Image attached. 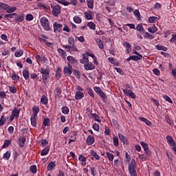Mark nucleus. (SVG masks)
Wrapping results in <instances>:
<instances>
[{
	"mask_svg": "<svg viewBox=\"0 0 176 176\" xmlns=\"http://www.w3.org/2000/svg\"><path fill=\"white\" fill-rule=\"evenodd\" d=\"M128 171L131 176H137V162L132 159L128 164Z\"/></svg>",
	"mask_w": 176,
	"mask_h": 176,
	"instance_id": "obj_1",
	"label": "nucleus"
},
{
	"mask_svg": "<svg viewBox=\"0 0 176 176\" xmlns=\"http://www.w3.org/2000/svg\"><path fill=\"white\" fill-rule=\"evenodd\" d=\"M40 23L45 31H50V22L47 18L43 16L40 20Z\"/></svg>",
	"mask_w": 176,
	"mask_h": 176,
	"instance_id": "obj_2",
	"label": "nucleus"
},
{
	"mask_svg": "<svg viewBox=\"0 0 176 176\" xmlns=\"http://www.w3.org/2000/svg\"><path fill=\"white\" fill-rule=\"evenodd\" d=\"M38 111H34L30 118V122L32 127H36V121L38 120Z\"/></svg>",
	"mask_w": 176,
	"mask_h": 176,
	"instance_id": "obj_3",
	"label": "nucleus"
},
{
	"mask_svg": "<svg viewBox=\"0 0 176 176\" xmlns=\"http://www.w3.org/2000/svg\"><path fill=\"white\" fill-rule=\"evenodd\" d=\"M51 8L52 9V14H54L55 17H58V14L61 13V7L60 5L52 6Z\"/></svg>",
	"mask_w": 176,
	"mask_h": 176,
	"instance_id": "obj_4",
	"label": "nucleus"
},
{
	"mask_svg": "<svg viewBox=\"0 0 176 176\" xmlns=\"http://www.w3.org/2000/svg\"><path fill=\"white\" fill-rule=\"evenodd\" d=\"M63 74L65 76H70L72 74V66L70 63L67 64L63 69Z\"/></svg>",
	"mask_w": 176,
	"mask_h": 176,
	"instance_id": "obj_5",
	"label": "nucleus"
},
{
	"mask_svg": "<svg viewBox=\"0 0 176 176\" xmlns=\"http://www.w3.org/2000/svg\"><path fill=\"white\" fill-rule=\"evenodd\" d=\"M54 27V32L55 34H58V32H61L63 31V24L58 23V22H54L53 24Z\"/></svg>",
	"mask_w": 176,
	"mask_h": 176,
	"instance_id": "obj_6",
	"label": "nucleus"
},
{
	"mask_svg": "<svg viewBox=\"0 0 176 176\" xmlns=\"http://www.w3.org/2000/svg\"><path fill=\"white\" fill-rule=\"evenodd\" d=\"M140 145L142 146L146 155L151 156V151H149V146L145 142H140Z\"/></svg>",
	"mask_w": 176,
	"mask_h": 176,
	"instance_id": "obj_7",
	"label": "nucleus"
},
{
	"mask_svg": "<svg viewBox=\"0 0 176 176\" xmlns=\"http://www.w3.org/2000/svg\"><path fill=\"white\" fill-rule=\"evenodd\" d=\"M123 93L127 96V97H130L131 98L135 99L137 98V95L133 92L131 90H128L127 89H123Z\"/></svg>",
	"mask_w": 176,
	"mask_h": 176,
	"instance_id": "obj_8",
	"label": "nucleus"
},
{
	"mask_svg": "<svg viewBox=\"0 0 176 176\" xmlns=\"http://www.w3.org/2000/svg\"><path fill=\"white\" fill-rule=\"evenodd\" d=\"M140 61V60H142V55H132L126 58V61Z\"/></svg>",
	"mask_w": 176,
	"mask_h": 176,
	"instance_id": "obj_9",
	"label": "nucleus"
},
{
	"mask_svg": "<svg viewBox=\"0 0 176 176\" xmlns=\"http://www.w3.org/2000/svg\"><path fill=\"white\" fill-rule=\"evenodd\" d=\"M84 68L86 71H93V69H96V66L93 63L88 62L84 64Z\"/></svg>",
	"mask_w": 176,
	"mask_h": 176,
	"instance_id": "obj_10",
	"label": "nucleus"
},
{
	"mask_svg": "<svg viewBox=\"0 0 176 176\" xmlns=\"http://www.w3.org/2000/svg\"><path fill=\"white\" fill-rule=\"evenodd\" d=\"M15 23H22L24 21V14H16L14 17Z\"/></svg>",
	"mask_w": 176,
	"mask_h": 176,
	"instance_id": "obj_11",
	"label": "nucleus"
},
{
	"mask_svg": "<svg viewBox=\"0 0 176 176\" xmlns=\"http://www.w3.org/2000/svg\"><path fill=\"white\" fill-rule=\"evenodd\" d=\"M43 83L46 85L49 83V79H50V73L42 74Z\"/></svg>",
	"mask_w": 176,
	"mask_h": 176,
	"instance_id": "obj_12",
	"label": "nucleus"
},
{
	"mask_svg": "<svg viewBox=\"0 0 176 176\" xmlns=\"http://www.w3.org/2000/svg\"><path fill=\"white\" fill-rule=\"evenodd\" d=\"M63 47H65V49H67V52H78V48L76 47V45H63Z\"/></svg>",
	"mask_w": 176,
	"mask_h": 176,
	"instance_id": "obj_13",
	"label": "nucleus"
},
{
	"mask_svg": "<svg viewBox=\"0 0 176 176\" xmlns=\"http://www.w3.org/2000/svg\"><path fill=\"white\" fill-rule=\"evenodd\" d=\"M166 141L167 143L168 144V145H170V146H174V145H175V140H174V139H173V136L168 135L166 136Z\"/></svg>",
	"mask_w": 176,
	"mask_h": 176,
	"instance_id": "obj_14",
	"label": "nucleus"
},
{
	"mask_svg": "<svg viewBox=\"0 0 176 176\" xmlns=\"http://www.w3.org/2000/svg\"><path fill=\"white\" fill-rule=\"evenodd\" d=\"M83 97H85V94H83V92L79 91H77L76 92L75 99L76 100V101H79V100H82V98H83Z\"/></svg>",
	"mask_w": 176,
	"mask_h": 176,
	"instance_id": "obj_15",
	"label": "nucleus"
},
{
	"mask_svg": "<svg viewBox=\"0 0 176 176\" xmlns=\"http://www.w3.org/2000/svg\"><path fill=\"white\" fill-rule=\"evenodd\" d=\"M96 140L94 139V137H93L91 135H89L86 140L87 144L90 146V145H93V144H94Z\"/></svg>",
	"mask_w": 176,
	"mask_h": 176,
	"instance_id": "obj_16",
	"label": "nucleus"
},
{
	"mask_svg": "<svg viewBox=\"0 0 176 176\" xmlns=\"http://www.w3.org/2000/svg\"><path fill=\"white\" fill-rule=\"evenodd\" d=\"M67 61L69 62L70 64H72L73 65H78V60H76L75 58L71 56H68L67 58Z\"/></svg>",
	"mask_w": 176,
	"mask_h": 176,
	"instance_id": "obj_17",
	"label": "nucleus"
},
{
	"mask_svg": "<svg viewBox=\"0 0 176 176\" xmlns=\"http://www.w3.org/2000/svg\"><path fill=\"white\" fill-rule=\"evenodd\" d=\"M78 160L79 162H81V166H86V164H87V163L86 162H87V158H86V157L82 155H79Z\"/></svg>",
	"mask_w": 176,
	"mask_h": 176,
	"instance_id": "obj_18",
	"label": "nucleus"
},
{
	"mask_svg": "<svg viewBox=\"0 0 176 176\" xmlns=\"http://www.w3.org/2000/svg\"><path fill=\"white\" fill-rule=\"evenodd\" d=\"M35 58L38 64H39L40 63H43V61L45 62L46 60V57H45L44 56L38 55V54L36 55Z\"/></svg>",
	"mask_w": 176,
	"mask_h": 176,
	"instance_id": "obj_19",
	"label": "nucleus"
},
{
	"mask_svg": "<svg viewBox=\"0 0 176 176\" xmlns=\"http://www.w3.org/2000/svg\"><path fill=\"white\" fill-rule=\"evenodd\" d=\"M81 64H86L89 63V56L87 53L82 54V58L80 60Z\"/></svg>",
	"mask_w": 176,
	"mask_h": 176,
	"instance_id": "obj_20",
	"label": "nucleus"
},
{
	"mask_svg": "<svg viewBox=\"0 0 176 176\" xmlns=\"http://www.w3.org/2000/svg\"><path fill=\"white\" fill-rule=\"evenodd\" d=\"M76 135H78V132L76 131H74L71 134L69 144H71V142H75L76 141Z\"/></svg>",
	"mask_w": 176,
	"mask_h": 176,
	"instance_id": "obj_21",
	"label": "nucleus"
},
{
	"mask_svg": "<svg viewBox=\"0 0 176 176\" xmlns=\"http://www.w3.org/2000/svg\"><path fill=\"white\" fill-rule=\"evenodd\" d=\"M109 63H111V64H113V65H116V67H119V65H120V63L118 62L116 60V58H108Z\"/></svg>",
	"mask_w": 176,
	"mask_h": 176,
	"instance_id": "obj_22",
	"label": "nucleus"
},
{
	"mask_svg": "<svg viewBox=\"0 0 176 176\" xmlns=\"http://www.w3.org/2000/svg\"><path fill=\"white\" fill-rule=\"evenodd\" d=\"M57 52L58 53H59V56H60V57H62L63 58H65V57H67V52H65V50L61 48H58Z\"/></svg>",
	"mask_w": 176,
	"mask_h": 176,
	"instance_id": "obj_23",
	"label": "nucleus"
},
{
	"mask_svg": "<svg viewBox=\"0 0 176 176\" xmlns=\"http://www.w3.org/2000/svg\"><path fill=\"white\" fill-rule=\"evenodd\" d=\"M40 74H41L42 75H45L46 74H50V69L46 67H42L40 70H39Z\"/></svg>",
	"mask_w": 176,
	"mask_h": 176,
	"instance_id": "obj_24",
	"label": "nucleus"
},
{
	"mask_svg": "<svg viewBox=\"0 0 176 176\" xmlns=\"http://www.w3.org/2000/svg\"><path fill=\"white\" fill-rule=\"evenodd\" d=\"M118 137H119L121 142H123V144H127V142L129 141L127 139V137L123 135V134H122V133H119Z\"/></svg>",
	"mask_w": 176,
	"mask_h": 176,
	"instance_id": "obj_25",
	"label": "nucleus"
},
{
	"mask_svg": "<svg viewBox=\"0 0 176 176\" xmlns=\"http://www.w3.org/2000/svg\"><path fill=\"white\" fill-rule=\"evenodd\" d=\"M85 16L87 20H93V12L91 11L85 12Z\"/></svg>",
	"mask_w": 176,
	"mask_h": 176,
	"instance_id": "obj_26",
	"label": "nucleus"
},
{
	"mask_svg": "<svg viewBox=\"0 0 176 176\" xmlns=\"http://www.w3.org/2000/svg\"><path fill=\"white\" fill-rule=\"evenodd\" d=\"M139 120L145 123L146 126H152V122L144 117H140Z\"/></svg>",
	"mask_w": 176,
	"mask_h": 176,
	"instance_id": "obj_27",
	"label": "nucleus"
},
{
	"mask_svg": "<svg viewBox=\"0 0 176 176\" xmlns=\"http://www.w3.org/2000/svg\"><path fill=\"white\" fill-rule=\"evenodd\" d=\"M19 114H20V111H12V113L10 116L11 122L14 119V118H19Z\"/></svg>",
	"mask_w": 176,
	"mask_h": 176,
	"instance_id": "obj_28",
	"label": "nucleus"
},
{
	"mask_svg": "<svg viewBox=\"0 0 176 176\" xmlns=\"http://www.w3.org/2000/svg\"><path fill=\"white\" fill-rule=\"evenodd\" d=\"M10 156H12V152L7 151L3 155V159L4 160H9L10 159Z\"/></svg>",
	"mask_w": 176,
	"mask_h": 176,
	"instance_id": "obj_29",
	"label": "nucleus"
},
{
	"mask_svg": "<svg viewBox=\"0 0 176 176\" xmlns=\"http://www.w3.org/2000/svg\"><path fill=\"white\" fill-rule=\"evenodd\" d=\"M50 151V148L49 146L45 147L41 151V155L46 156V155H49Z\"/></svg>",
	"mask_w": 176,
	"mask_h": 176,
	"instance_id": "obj_30",
	"label": "nucleus"
},
{
	"mask_svg": "<svg viewBox=\"0 0 176 176\" xmlns=\"http://www.w3.org/2000/svg\"><path fill=\"white\" fill-rule=\"evenodd\" d=\"M41 102L43 105L47 104V102H49V99L47 98V96L43 95L41 98Z\"/></svg>",
	"mask_w": 176,
	"mask_h": 176,
	"instance_id": "obj_31",
	"label": "nucleus"
},
{
	"mask_svg": "<svg viewBox=\"0 0 176 176\" xmlns=\"http://www.w3.org/2000/svg\"><path fill=\"white\" fill-rule=\"evenodd\" d=\"M96 42L98 45L99 49L102 50V49H104V43L100 40V38H96Z\"/></svg>",
	"mask_w": 176,
	"mask_h": 176,
	"instance_id": "obj_32",
	"label": "nucleus"
},
{
	"mask_svg": "<svg viewBox=\"0 0 176 176\" xmlns=\"http://www.w3.org/2000/svg\"><path fill=\"white\" fill-rule=\"evenodd\" d=\"M23 76L25 80H28L30 79V72H28V69H24L23 71Z\"/></svg>",
	"mask_w": 176,
	"mask_h": 176,
	"instance_id": "obj_33",
	"label": "nucleus"
},
{
	"mask_svg": "<svg viewBox=\"0 0 176 176\" xmlns=\"http://www.w3.org/2000/svg\"><path fill=\"white\" fill-rule=\"evenodd\" d=\"M10 8V6L3 2H0V9L3 10H8V9H9Z\"/></svg>",
	"mask_w": 176,
	"mask_h": 176,
	"instance_id": "obj_34",
	"label": "nucleus"
},
{
	"mask_svg": "<svg viewBox=\"0 0 176 176\" xmlns=\"http://www.w3.org/2000/svg\"><path fill=\"white\" fill-rule=\"evenodd\" d=\"M54 167H56V163H54V162H50L48 165H47V170L48 171H52V170H53V168H54Z\"/></svg>",
	"mask_w": 176,
	"mask_h": 176,
	"instance_id": "obj_35",
	"label": "nucleus"
},
{
	"mask_svg": "<svg viewBox=\"0 0 176 176\" xmlns=\"http://www.w3.org/2000/svg\"><path fill=\"white\" fill-rule=\"evenodd\" d=\"M90 155L91 156H93V157H94L96 160H100V155H98V154H97V153H96L94 150H91Z\"/></svg>",
	"mask_w": 176,
	"mask_h": 176,
	"instance_id": "obj_36",
	"label": "nucleus"
},
{
	"mask_svg": "<svg viewBox=\"0 0 176 176\" xmlns=\"http://www.w3.org/2000/svg\"><path fill=\"white\" fill-rule=\"evenodd\" d=\"M155 48H156L157 50H162L163 52H167V50H168L167 47H164V46L161 45H157L155 46Z\"/></svg>",
	"mask_w": 176,
	"mask_h": 176,
	"instance_id": "obj_37",
	"label": "nucleus"
},
{
	"mask_svg": "<svg viewBox=\"0 0 176 176\" xmlns=\"http://www.w3.org/2000/svg\"><path fill=\"white\" fill-rule=\"evenodd\" d=\"M61 93H62L61 87H57L54 90L55 97H58L60 94H61Z\"/></svg>",
	"mask_w": 176,
	"mask_h": 176,
	"instance_id": "obj_38",
	"label": "nucleus"
},
{
	"mask_svg": "<svg viewBox=\"0 0 176 176\" xmlns=\"http://www.w3.org/2000/svg\"><path fill=\"white\" fill-rule=\"evenodd\" d=\"M55 76L56 79H60L61 78V67H58L56 69Z\"/></svg>",
	"mask_w": 176,
	"mask_h": 176,
	"instance_id": "obj_39",
	"label": "nucleus"
},
{
	"mask_svg": "<svg viewBox=\"0 0 176 176\" xmlns=\"http://www.w3.org/2000/svg\"><path fill=\"white\" fill-rule=\"evenodd\" d=\"M87 3L89 9L94 8V0H87Z\"/></svg>",
	"mask_w": 176,
	"mask_h": 176,
	"instance_id": "obj_40",
	"label": "nucleus"
},
{
	"mask_svg": "<svg viewBox=\"0 0 176 176\" xmlns=\"http://www.w3.org/2000/svg\"><path fill=\"white\" fill-rule=\"evenodd\" d=\"M144 38L146 39H155V36L153 34H149V32H146L144 35Z\"/></svg>",
	"mask_w": 176,
	"mask_h": 176,
	"instance_id": "obj_41",
	"label": "nucleus"
},
{
	"mask_svg": "<svg viewBox=\"0 0 176 176\" xmlns=\"http://www.w3.org/2000/svg\"><path fill=\"white\" fill-rule=\"evenodd\" d=\"M14 16H17V14L16 13L7 14L4 16V17L5 19H7V20H9L10 19H14Z\"/></svg>",
	"mask_w": 176,
	"mask_h": 176,
	"instance_id": "obj_42",
	"label": "nucleus"
},
{
	"mask_svg": "<svg viewBox=\"0 0 176 176\" xmlns=\"http://www.w3.org/2000/svg\"><path fill=\"white\" fill-rule=\"evenodd\" d=\"M165 120L166 121V123H168V124H169V126H171V127H173V126H174V121H173V120H170L168 116H166L165 117Z\"/></svg>",
	"mask_w": 176,
	"mask_h": 176,
	"instance_id": "obj_43",
	"label": "nucleus"
},
{
	"mask_svg": "<svg viewBox=\"0 0 176 176\" xmlns=\"http://www.w3.org/2000/svg\"><path fill=\"white\" fill-rule=\"evenodd\" d=\"M157 20H159L157 16H150L148 18V22L151 23H156V21H157Z\"/></svg>",
	"mask_w": 176,
	"mask_h": 176,
	"instance_id": "obj_44",
	"label": "nucleus"
},
{
	"mask_svg": "<svg viewBox=\"0 0 176 176\" xmlns=\"http://www.w3.org/2000/svg\"><path fill=\"white\" fill-rule=\"evenodd\" d=\"M148 32H151V34H155V32H157V28L156 26L153 25L151 28H148Z\"/></svg>",
	"mask_w": 176,
	"mask_h": 176,
	"instance_id": "obj_45",
	"label": "nucleus"
},
{
	"mask_svg": "<svg viewBox=\"0 0 176 176\" xmlns=\"http://www.w3.org/2000/svg\"><path fill=\"white\" fill-rule=\"evenodd\" d=\"M57 2L60 3V5H64V6H68L69 5V2L67 0H57Z\"/></svg>",
	"mask_w": 176,
	"mask_h": 176,
	"instance_id": "obj_46",
	"label": "nucleus"
},
{
	"mask_svg": "<svg viewBox=\"0 0 176 176\" xmlns=\"http://www.w3.org/2000/svg\"><path fill=\"white\" fill-rule=\"evenodd\" d=\"M43 126H45V127H46V126H50V119L45 118L43 120Z\"/></svg>",
	"mask_w": 176,
	"mask_h": 176,
	"instance_id": "obj_47",
	"label": "nucleus"
},
{
	"mask_svg": "<svg viewBox=\"0 0 176 176\" xmlns=\"http://www.w3.org/2000/svg\"><path fill=\"white\" fill-rule=\"evenodd\" d=\"M68 43V46H74L75 45V40L73 38V37H69Z\"/></svg>",
	"mask_w": 176,
	"mask_h": 176,
	"instance_id": "obj_48",
	"label": "nucleus"
},
{
	"mask_svg": "<svg viewBox=\"0 0 176 176\" xmlns=\"http://www.w3.org/2000/svg\"><path fill=\"white\" fill-rule=\"evenodd\" d=\"M11 144H12V141L9 140H6L4 142V144H3L2 148H8V146H9Z\"/></svg>",
	"mask_w": 176,
	"mask_h": 176,
	"instance_id": "obj_49",
	"label": "nucleus"
},
{
	"mask_svg": "<svg viewBox=\"0 0 176 176\" xmlns=\"http://www.w3.org/2000/svg\"><path fill=\"white\" fill-rule=\"evenodd\" d=\"M74 23H76V24H80V23H82V19H80L79 16H75L74 17Z\"/></svg>",
	"mask_w": 176,
	"mask_h": 176,
	"instance_id": "obj_50",
	"label": "nucleus"
},
{
	"mask_svg": "<svg viewBox=\"0 0 176 176\" xmlns=\"http://www.w3.org/2000/svg\"><path fill=\"white\" fill-rule=\"evenodd\" d=\"M162 97H163L164 100H165L168 102H170V104H173V100L170 99V96H168L167 95H162Z\"/></svg>",
	"mask_w": 176,
	"mask_h": 176,
	"instance_id": "obj_51",
	"label": "nucleus"
},
{
	"mask_svg": "<svg viewBox=\"0 0 176 176\" xmlns=\"http://www.w3.org/2000/svg\"><path fill=\"white\" fill-rule=\"evenodd\" d=\"M30 171L32 173V174H36V172L38 171V169L36 168V165H32L30 166Z\"/></svg>",
	"mask_w": 176,
	"mask_h": 176,
	"instance_id": "obj_52",
	"label": "nucleus"
},
{
	"mask_svg": "<svg viewBox=\"0 0 176 176\" xmlns=\"http://www.w3.org/2000/svg\"><path fill=\"white\" fill-rule=\"evenodd\" d=\"M87 27H89V28H90V30H96V24L93 22H89L87 23Z\"/></svg>",
	"mask_w": 176,
	"mask_h": 176,
	"instance_id": "obj_53",
	"label": "nucleus"
},
{
	"mask_svg": "<svg viewBox=\"0 0 176 176\" xmlns=\"http://www.w3.org/2000/svg\"><path fill=\"white\" fill-rule=\"evenodd\" d=\"M12 80H15V82L20 80V76H17L14 72L12 74Z\"/></svg>",
	"mask_w": 176,
	"mask_h": 176,
	"instance_id": "obj_54",
	"label": "nucleus"
},
{
	"mask_svg": "<svg viewBox=\"0 0 176 176\" xmlns=\"http://www.w3.org/2000/svg\"><path fill=\"white\" fill-rule=\"evenodd\" d=\"M135 17L137 18L138 20H140L141 19V14L140 13V11L138 10H135L134 12H133Z\"/></svg>",
	"mask_w": 176,
	"mask_h": 176,
	"instance_id": "obj_55",
	"label": "nucleus"
},
{
	"mask_svg": "<svg viewBox=\"0 0 176 176\" xmlns=\"http://www.w3.org/2000/svg\"><path fill=\"white\" fill-rule=\"evenodd\" d=\"M87 93L90 97H92V98H94V91L91 88H88L87 89Z\"/></svg>",
	"mask_w": 176,
	"mask_h": 176,
	"instance_id": "obj_56",
	"label": "nucleus"
},
{
	"mask_svg": "<svg viewBox=\"0 0 176 176\" xmlns=\"http://www.w3.org/2000/svg\"><path fill=\"white\" fill-rule=\"evenodd\" d=\"M106 155H107V158L109 160V162H113V154H111L110 153L107 152Z\"/></svg>",
	"mask_w": 176,
	"mask_h": 176,
	"instance_id": "obj_57",
	"label": "nucleus"
},
{
	"mask_svg": "<svg viewBox=\"0 0 176 176\" xmlns=\"http://www.w3.org/2000/svg\"><path fill=\"white\" fill-rule=\"evenodd\" d=\"M17 10V8L12 7L10 8H8L6 10V13H13V12H16Z\"/></svg>",
	"mask_w": 176,
	"mask_h": 176,
	"instance_id": "obj_58",
	"label": "nucleus"
},
{
	"mask_svg": "<svg viewBox=\"0 0 176 176\" xmlns=\"http://www.w3.org/2000/svg\"><path fill=\"white\" fill-rule=\"evenodd\" d=\"M6 123V118H5V116H2L0 118V126H3Z\"/></svg>",
	"mask_w": 176,
	"mask_h": 176,
	"instance_id": "obj_59",
	"label": "nucleus"
},
{
	"mask_svg": "<svg viewBox=\"0 0 176 176\" xmlns=\"http://www.w3.org/2000/svg\"><path fill=\"white\" fill-rule=\"evenodd\" d=\"M98 95L100 96V97H101V98H102L103 100H107V95H105V93H104L102 90L101 91V92H99Z\"/></svg>",
	"mask_w": 176,
	"mask_h": 176,
	"instance_id": "obj_60",
	"label": "nucleus"
},
{
	"mask_svg": "<svg viewBox=\"0 0 176 176\" xmlns=\"http://www.w3.org/2000/svg\"><path fill=\"white\" fill-rule=\"evenodd\" d=\"M15 57H21L23 56V50H19L15 52Z\"/></svg>",
	"mask_w": 176,
	"mask_h": 176,
	"instance_id": "obj_61",
	"label": "nucleus"
},
{
	"mask_svg": "<svg viewBox=\"0 0 176 176\" xmlns=\"http://www.w3.org/2000/svg\"><path fill=\"white\" fill-rule=\"evenodd\" d=\"M93 118H94V120L96 122H98V123H101V120L100 119V116H97V114L94 113L92 114Z\"/></svg>",
	"mask_w": 176,
	"mask_h": 176,
	"instance_id": "obj_62",
	"label": "nucleus"
},
{
	"mask_svg": "<svg viewBox=\"0 0 176 176\" xmlns=\"http://www.w3.org/2000/svg\"><path fill=\"white\" fill-rule=\"evenodd\" d=\"M169 42L170 43H175L176 42V33L174 34H172V38L169 40Z\"/></svg>",
	"mask_w": 176,
	"mask_h": 176,
	"instance_id": "obj_63",
	"label": "nucleus"
},
{
	"mask_svg": "<svg viewBox=\"0 0 176 176\" xmlns=\"http://www.w3.org/2000/svg\"><path fill=\"white\" fill-rule=\"evenodd\" d=\"M12 157L14 159V160H17V157H19V152L14 151L13 153H12Z\"/></svg>",
	"mask_w": 176,
	"mask_h": 176,
	"instance_id": "obj_64",
	"label": "nucleus"
}]
</instances>
